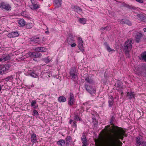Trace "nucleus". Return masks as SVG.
<instances>
[{
  "label": "nucleus",
  "mask_w": 146,
  "mask_h": 146,
  "mask_svg": "<svg viewBox=\"0 0 146 146\" xmlns=\"http://www.w3.org/2000/svg\"><path fill=\"white\" fill-rule=\"evenodd\" d=\"M107 128L110 129V133H108L104 141V144L108 146H121L117 145V143L120 142L119 139H123L125 135V131L121 127L113 126L112 129H110L108 126Z\"/></svg>",
  "instance_id": "1"
},
{
  "label": "nucleus",
  "mask_w": 146,
  "mask_h": 146,
  "mask_svg": "<svg viewBox=\"0 0 146 146\" xmlns=\"http://www.w3.org/2000/svg\"><path fill=\"white\" fill-rule=\"evenodd\" d=\"M85 80L87 82V84L85 85V88L86 90L91 94H92L95 93L96 90L92 86H91V85H89L88 84H90L93 82V81L92 79H90L89 77L88 76L85 79Z\"/></svg>",
  "instance_id": "2"
},
{
  "label": "nucleus",
  "mask_w": 146,
  "mask_h": 146,
  "mask_svg": "<svg viewBox=\"0 0 146 146\" xmlns=\"http://www.w3.org/2000/svg\"><path fill=\"white\" fill-rule=\"evenodd\" d=\"M133 43L131 39L127 40L125 42L123 48V50L126 54L128 55L129 52L132 48V44Z\"/></svg>",
  "instance_id": "3"
},
{
  "label": "nucleus",
  "mask_w": 146,
  "mask_h": 146,
  "mask_svg": "<svg viewBox=\"0 0 146 146\" xmlns=\"http://www.w3.org/2000/svg\"><path fill=\"white\" fill-rule=\"evenodd\" d=\"M135 72L139 75H141L146 77V66H142L138 69H135Z\"/></svg>",
  "instance_id": "4"
},
{
  "label": "nucleus",
  "mask_w": 146,
  "mask_h": 146,
  "mask_svg": "<svg viewBox=\"0 0 146 146\" xmlns=\"http://www.w3.org/2000/svg\"><path fill=\"white\" fill-rule=\"evenodd\" d=\"M0 8L2 9H5L8 11H10L11 9V7L10 5L4 2L0 3Z\"/></svg>",
  "instance_id": "5"
},
{
  "label": "nucleus",
  "mask_w": 146,
  "mask_h": 146,
  "mask_svg": "<svg viewBox=\"0 0 146 146\" xmlns=\"http://www.w3.org/2000/svg\"><path fill=\"white\" fill-rule=\"evenodd\" d=\"M78 47L82 52L84 51L83 47V41L82 38L81 37H79L78 38Z\"/></svg>",
  "instance_id": "6"
},
{
  "label": "nucleus",
  "mask_w": 146,
  "mask_h": 146,
  "mask_svg": "<svg viewBox=\"0 0 146 146\" xmlns=\"http://www.w3.org/2000/svg\"><path fill=\"white\" fill-rule=\"evenodd\" d=\"M69 96L68 98V104L70 106L73 105L74 102V95L73 94L70 93L69 94Z\"/></svg>",
  "instance_id": "7"
},
{
  "label": "nucleus",
  "mask_w": 146,
  "mask_h": 146,
  "mask_svg": "<svg viewBox=\"0 0 146 146\" xmlns=\"http://www.w3.org/2000/svg\"><path fill=\"white\" fill-rule=\"evenodd\" d=\"M70 77L72 79H74L77 77V72L75 68L71 69L70 72Z\"/></svg>",
  "instance_id": "8"
},
{
  "label": "nucleus",
  "mask_w": 146,
  "mask_h": 146,
  "mask_svg": "<svg viewBox=\"0 0 146 146\" xmlns=\"http://www.w3.org/2000/svg\"><path fill=\"white\" fill-rule=\"evenodd\" d=\"M66 41L69 44H71L74 42V38L72 35L71 34L68 35Z\"/></svg>",
  "instance_id": "9"
},
{
  "label": "nucleus",
  "mask_w": 146,
  "mask_h": 146,
  "mask_svg": "<svg viewBox=\"0 0 146 146\" xmlns=\"http://www.w3.org/2000/svg\"><path fill=\"white\" fill-rule=\"evenodd\" d=\"M31 3L32 4L30 5V8L31 9L35 10L40 7V5L38 4L36 1H35Z\"/></svg>",
  "instance_id": "10"
},
{
  "label": "nucleus",
  "mask_w": 146,
  "mask_h": 146,
  "mask_svg": "<svg viewBox=\"0 0 146 146\" xmlns=\"http://www.w3.org/2000/svg\"><path fill=\"white\" fill-rule=\"evenodd\" d=\"M10 58V57L8 54H5L3 55L0 58L1 61L4 62L9 60Z\"/></svg>",
  "instance_id": "11"
},
{
  "label": "nucleus",
  "mask_w": 146,
  "mask_h": 146,
  "mask_svg": "<svg viewBox=\"0 0 146 146\" xmlns=\"http://www.w3.org/2000/svg\"><path fill=\"white\" fill-rule=\"evenodd\" d=\"M19 36V34L17 31L11 32L7 35V36L10 38L15 37Z\"/></svg>",
  "instance_id": "12"
},
{
  "label": "nucleus",
  "mask_w": 146,
  "mask_h": 146,
  "mask_svg": "<svg viewBox=\"0 0 146 146\" xmlns=\"http://www.w3.org/2000/svg\"><path fill=\"white\" fill-rule=\"evenodd\" d=\"M142 36V35L139 32H137L136 33L135 38V40L137 42H139L140 40V39Z\"/></svg>",
  "instance_id": "13"
},
{
  "label": "nucleus",
  "mask_w": 146,
  "mask_h": 146,
  "mask_svg": "<svg viewBox=\"0 0 146 146\" xmlns=\"http://www.w3.org/2000/svg\"><path fill=\"white\" fill-rule=\"evenodd\" d=\"M136 145L137 146H140L141 143L143 141L142 137L139 136L136 138Z\"/></svg>",
  "instance_id": "14"
},
{
  "label": "nucleus",
  "mask_w": 146,
  "mask_h": 146,
  "mask_svg": "<svg viewBox=\"0 0 146 146\" xmlns=\"http://www.w3.org/2000/svg\"><path fill=\"white\" fill-rule=\"evenodd\" d=\"M34 50L36 52H45L47 50V49L43 47H39L35 48Z\"/></svg>",
  "instance_id": "15"
},
{
  "label": "nucleus",
  "mask_w": 146,
  "mask_h": 146,
  "mask_svg": "<svg viewBox=\"0 0 146 146\" xmlns=\"http://www.w3.org/2000/svg\"><path fill=\"white\" fill-rule=\"evenodd\" d=\"M62 0H54V3L57 7H60L61 5Z\"/></svg>",
  "instance_id": "16"
},
{
  "label": "nucleus",
  "mask_w": 146,
  "mask_h": 146,
  "mask_svg": "<svg viewBox=\"0 0 146 146\" xmlns=\"http://www.w3.org/2000/svg\"><path fill=\"white\" fill-rule=\"evenodd\" d=\"M139 59L141 60L146 62V51L144 52L141 54Z\"/></svg>",
  "instance_id": "17"
},
{
  "label": "nucleus",
  "mask_w": 146,
  "mask_h": 146,
  "mask_svg": "<svg viewBox=\"0 0 146 146\" xmlns=\"http://www.w3.org/2000/svg\"><path fill=\"white\" fill-rule=\"evenodd\" d=\"M31 141L34 143L36 142L37 139H36V135L33 133L31 135Z\"/></svg>",
  "instance_id": "18"
},
{
  "label": "nucleus",
  "mask_w": 146,
  "mask_h": 146,
  "mask_svg": "<svg viewBox=\"0 0 146 146\" xmlns=\"http://www.w3.org/2000/svg\"><path fill=\"white\" fill-rule=\"evenodd\" d=\"M113 97L112 96L110 97L108 100L109 106V107H112L113 104Z\"/></svg>",
  "instance_id": "19"
},
{
  "label": "nucleus",
  "mask_w": 146,
  "mask_h": 146,
  "mask_svg": "<svg viewBox=\"0 0 146 146\" xmlns=\"http://www.w3.org/2000/svg\"><path fill=\"white\" fill-rule=\"evenodd\" d=\"M35 37H32L31 38V41L34 43H38L40 42V39L38 36H36V40H35Z\"/></svg>",
  "instance_id": "20"
},
{
  "label": "nucleus",
  "mask_w": 146,
  "mask_h": 146,
  "mask_svg": "<svg viewBox=\"0 0 146 146\" xmlns=\"http://www.w3.org/2000/svg\"><path fill=\"white\" fill-rule=\"evenodd\" d=\"M36 102L35 101L33 100L31 102V106L32 107H33L35 109H38V106L37 105H36Z\"/></svg>",
  "instance_id": "21"
},
{
  "label": "nucleus",
  "mask_w": 146,
  "mask_h": 146,
  "mask_svg": "<svg viewBox=\"0 0 146 146\" xmlns=\"http://www.w3.org/2000/svg\"><path fill=\"white\" fill-rule=\"evenodd\" d=\"M104 45L106 46L107 50L109 52L111 51H114L115 50L111 48L109 46V45L108 44L107 42H105L104 43Z\"/></svg>",
  "instance_id": "22"
},
{
  "label": "nucleus",
  "mask_w": 146,
  "mask_h": 146,
  "mask_svg": "<svg viewBox=\"0 0 146 146\" xmlns=\"http://www.w3.org/2000/svg\"><path fill=\"white\" fill-rule=\"evenodd\" d=\"M58 101L60 102H64L66 101V98L63 96H61L59 98Z\"/></svg>",
  "instance_id": "23"
},
{
  "label": "nucleus",
  "mask_w": 146,
  "mask_h": 146,
  "mask_svg": "<svg viewBox=\"0 0 146 146\" xmlns=\"http://www.w3.org/2000/svg\"><path fill=\"white\" fill-rule=\"evenodd\" d=\"M65 141L64 140L61 139L57 142V144L61 146H64L65 145Z\"/></svg>",
  "instance_id": "24"
},
{
  "label": "nucleus",
  "mask_w": 146,
  "mask_h": 146,
  "mask_svg": "<svg viewBox=\"0 0 146 146\" xmlns=\"http://www.w3.org/2000/svg\"><path fill=\"white\" fill-rule=\"evenodd\" d=\"M120 23L123 24H126L128 25H131V23L128 20H125L124 21H123V20H122L121 21Z\"/></svg>",
  "instance_id": "25"
},
{
  "label": "nucleus",
  "mask_w": 146,
  "mask_h": 146,
  "mask_svg": "<svg viewBox=\"0 0 146 146\" xmlns=\"http://www.w3.org/2000/svg\"><path fill=\"white\" fill-rule=\"evenodd\" d=\"M127 96L129 97V98L130 99L134 98V94L133 92H128L127 93Z\"/></svg>",
  "instance_id": "26"
},
{
  "label": "nucleus",
  "mask_w": 146,
  "mask_h": 146,
  "mask_svg": "<svg viewBox=\"0 0 146 146\" xmlns=\"http://www.w3.org/2000/svg\"><path fill=\"white\" fill-rule=\"evenodd\" d=\"M19 24L22 26H23L25 24V22L23 19H20L19 22Z\"/></svg>",
  "instance_id": "27"
},
{
  "label": "nucleus",
  "mask_w": 146,
  "mask_h": 146,
  "mask_svg": "<svg viewBox=\"0 0 146 146\" xmlns=\"http://www.w3.org/2000/svg\"><path fill=\"white\" fill-rule=\"evenodd\" d=\"M82 141L83 144H85L87 142L86 137L85 135H83L82 138Z\"/></svg>",
  "instance_id": "28"
},
{
  "label": "nucleus",
  "mask_w": 146,
  "mask_h": 146,
  "mask_svg": "<svg viewBox=\"0 0 146 146\" xmlns=\"http://www.w3.org/2000/svg\"><path fill=\"white\" fill-rule=\"evenodd\" d=\"M0 86L1 87V89H2V90H4L7 88V84L4 83V84L1 85Z\"/></svg>",
  "instance_id": "29"
},
{
  "label": "nucleus",
  "mask_w": 146,
  "mask_h": 146,
  "mask_svg": "<svg viewBox=\"0 0 146 146\" xmlns=\"http://www.w3.org/2000/svg\"><path fill=\"white\" fill-rule=\"evenodd\" d=\"M110 29V28L109 27L106 26L101 28L100 30H101V31L102 32H105L104 30H108Z\"/></svg>",
  "instance_id": "30"
},
{
  "label": "nucleus",
  "mask_w": 146,
  "mask_h": 146,
  "mask_svg": "<svg viewBox=\"0 0 146 146\" xmlns=\"http://www.w3.org/2000/svg\"><path fill=\"white\" fill-rule=\"evenodd\" d=\"M79 22L81 23L85 24L86 22V20L84 18H79Z\"/></svg>",
  "instance_id": "31"
},
{
  "label": "nucleus",
  "mask_w": 146,
  "mask_h": 146,
  "mask_svg": "<svg viewBox=\"0 0 146 146\" xmlns=\"http://www.w3.org/2000/svg\"><path fill=\"white\" fill-rule=\"evenodd\" d=\"M74 11H76L78 13H81L82 11V9L78 7H76Z\"/></svg>",
  "instance_id": "32"
},
{
  "label": "nucleus",
  "mask_w": 146,
  "mask_h": 146,
  "mask_svg": "<svg viewBox=\"0 0 146 146\" xmlns=\"http://www.w3.org/2000/svg\"><path fill=\"white\" fill-rule=\"evenodd\" d=\"M30 75L32 77L34 78H36L38 76L37 74L34 72L30 73Z\"/></svg>",
  "instance_id": "33"
},
{
  "label": "nucleus",
  "mask_w": 146,
  "mask_h": 146,
  "mask_svg": "<svg viewBox=\"0 0 146 146\" xmlns=\"http://www.w3.org/2000/svg\"><path fill=\"white\" fill-rule=\"evenodd\" d=\"M13 79V77L12 76H9L5 79V80L6 81H10Z\"/></svg>",
  "instance_id": "34"
},
{
  "label": "nucleus",
  "mask_w": 146,
  "mask_h": 146,
  "mask_svg": "<svg viewBox=\"0 0 146 146\" xmlns=\"http://www.w3.org/2000/svg\"><path fill=\"white\" fill-rule=\"evenodd\" d=\"M35 58H40L41 56V54L40 52H35Z\"/></svg>",
  "instance_id": "35"
},
{
  "label": "nucleus",
  "mask_w": 146,
  "mask_h": 146,
  "mask_svg": "<svg viewBox=\"0 0 146 146\" xmlns=\"http://www.w3.org/2000/svg\"><path fill=\"white\" fill-rule=\"evenodd\" d=\"M7 70L5 69V67L3 66H1V71L2 72V74L5 72L7 71Z\"/></svg>",
  "instance_id": "36"
},
{
  "label": "nucleus",
  "mask_w": 146,
  "mask_h": 146,
  "mask_svg": "<svg viewBox=\"0 0 146 146\" xmlns=\"http://www.w3.org/2000/svg\"><path fill=\"white\" fill-rule=\"evenodd\" d=\"M44 62L48 63L50 62V60L49 59L48 57L45 58L43 59Z\"/></svg>",
  "instance_id": "37"
},
{
  "label": "nucleus",
  "mask_w": 146,
  "mask_h": 146,
  "mask_svg": "<svg viewBox=\"0 0 146 146\" xmlns=\"http://www.w3.org/2000/svg\"><path fill=\"white\" fill-rule=\"evenodd\" d=\"M5 68V69L7 71L10 68L11 66L9 64H6L4 65Z\"/></svg>",
  "instance_id": "38"
},
{
  "label": "nucleus",
  "mask_w": 146,
  "mask_h": 146,
  "mask_svg": "<svg viewBox=\"0 0 146 146\" xmlns=\"http://www.w3.org/2000/svg\"><path fill=\"white\" fill-rule=\"evenodd\" d=\"M33 115L34 116H37L38 115V113L37 111L35 110H33Z\"/></svg>",
  "instance_id": "39"
},
{
  "label": "nucleus",
  "mask_w": 146,
  "mask_h": 146,
  "mask_svg": "<svg viewBox=\"0 0 146 146\" xmlns=\"http://www.w3.org/2000/svg\"><path fill=\"white\" fill-rule=\"evenodd\" d=\"M74 119L75 120H80V117L78 115H76L75 116Z\"/></svg>",
  "instance_id": "40"
},
{
  "label": "nucleus",
  "mask_w": 146,
  "mask_h": 146,
  "mask_svg": "<svg viewBox=\"0 0 146 146\" xmlns=\"http://www.w3.org/2000/svg\"><path fill=\"white\" fill-rule=\"evenodd\" d=\"M72 126L73 127H75V129H76L77 128V125L76 124V122L75 121H74L73 122V125H72Z\"/></svg>",
  "instance_id": "41"
},
{
  "label": "nucleus",
  "mask_w": 146,
  "mask_h": 146,
  "mask_svg": "<svg viewBox=\"0 0 146 146\" xmlns=\"http://www.w3.org/2000/svg\"><path fill=\"white\" fill-rule=\"evenodd\" d=\"M140 145L141 146H146V142L143 141Z\"/></svg>",
  "instance_id": "42"
},
{
  "label": "nucleus",
  "mask_w": 146,
  "mask_h": 146,
  "mask_svg": "<svg viewBox=\"0 0 146 146\" xmlns=\"http://www.w3.org/2000/svg\"><path fill=\"white\" fill-rule=\"evenodd\" d=\"M70 45H71L72 47H74L76 45V44L74 42Z\"/></svg>",
  "instance_id": "43"
},
{
  "label": "nucleus",
  "mask_w": 146,
  "mask_h": 146,
  "mask_svg": "<svg viewBox=\"0 0 146 146\" xmlns=\"http://www.w3.org/2000/svg\"><path fill=\"white\" fill-rule=\"evenodd\" d=\"M71 137L70 136H68L66 138V140L67 141H70L71 140Z\"/></svg>",
  "instance_id": "44"
},
{
  "label": "nucleus",
  "mask_w": 146,
  "mask_h": 146,
  "mask_svg": "<svg viewBox=\"0 0 146 146\" xmlns=\"http://www.w3.org/2000/svg\"><path fill=\"white\" fill-rule=\"evenodd\" d=\"M33 52H29L27 53V54L29 56L31 57Z\"/></svg>",
  "instance_id": "45"
},
{
  "label": "nucleus",
  "mask_w": 146,
  "mask_h": 146,
  "mask_svg": "<svg viewBox=\"0 0 146 146\" xmlns=\"http://www.w3.org/2000/svg\"><path fill=\"white\" fill-rule=\"evenodd\" d=\"M26 27L27 29H30L32 27L31 25L30 26L29 24H27L26 25Z\"/></svg>",
  "instance_id": "46"
},
{
  "label": "nucleus",
  "mask_w": 146,
  "mask_h": 146,
  "mask_svg": "<svg viewBox=\"0 0 146 146\" xmlns=\"http://www.w3.org/2000/svg\"><path fill=\"white\" fill-rule=\"evenodd\" d=\"M136 1H137L139 3H143V1L142 0H135Z\"/></svg>",
  "instance_id": "47"
},
{
  "label": "nucleus",
  "mask_w": 146,
  "mask_h": 146,
  "mask_svg": "<svg viewBox=\"0 0 146 146\" xmlns=\"http://www.w3.org/2000/svg\"><path fill=\"white\" fill-rule=\"evenodd\" d=\"M35 52H32L31 57L35 58Z\"/></svg>",
  "instance_id": "48"
},
{
  "label": "nucleus",
  "mask_w": 146,
  "mask_h": 146,
  "mask_svg": "<svg viewBox=\"0 0 146 146\" xmlns=\"http://www.w3.org/2000/svg\"><path fill=\"white\" fill-rule=\"evenodd\" d=\"M0 74H2L1 71V66H0Z\"/></svg>",
  "instance_id": "49"
},
{
  "label": "nucleus",
  "mask_w": 146,
  "mask_h": 146,
  "mask_svg": "<svg viewBox=\"0 0 146 146\" xmlns=\"http://www.w3.org/2000/svg\"><path fill=\"white\" fill-rule=\"evenodd\" d=\"M74 121H73V120H72V119H70L69 122V123L70 124H71L72 123V122H73H73Z\"/></svg>",
  "instance_id": "50"
},
{
  "label": "nucleus",
  "mask_w": 146,
  "mask_h": 146,
  "mask_svg": "<svg viewBox=\"0 0 146 146\" xmlns=\"http://www.w3.org/2000/svg\"><path fill=\"white\" fill-rule=\"evenodd\" d=\"M143 31L145 32H146V28H145L143 29Z\"/></svg>",
  "instance_id": "51"
},
{
  "label": "nucleus",
  "mask_w": 146,
  "mask_h": 146,
  "mask_svg": "<svg viewBox=\"0 0 146 146\" xmlns=\"http://www.w3.org/2000/svg\"><path fill=\"white\" fill-rule=\"evenodd\" d=\"M30 0L31 1V2H33L35 1L34 0Z\"/></svg>",
  "instance_id": "52"
},
{
  "label": "nucleus",
  "mask_w": 146,
  "mask_h": 146,
  "mask_svg": "<svg viewBox=\"0 0 146 146\" xmlns=\"http://www.w3.org/2000/svg\"><path fill=\"white\" fill-rule=\"evenodd\" d=\"M82 146H86L85 144H83Z\"/></svg>",
  "instance_id": "53"
},
{
  "label": "nucleus",
  "mask_w": 146,
  "mask_h": 146,
  "mask_svg": "<svg viewBox=\"0 0 146 146\" xmlns=\"http://www.w3.org/2000/svg\"><path fill=\"white\" fill-rule=\"evenodd\" d=\"M36 36H35L34 37H35V40H36Z\"/></svg>",
  "instance_id": "54"
},
{
  "label": "nucleus",
  "mask_w": 146,
  "mask_h": 146,
  "mask_svg": "<svg viewBox=\"0 0 146 146\" xmlns=\"http://www.w3.org/2000/svg\"><path fill=\"white\" fill-rule=\"evenodd\" d=\"M46 32V33H47V31H46V32Z\"/></svg>",
  "instance_id": "55"
}]
</instances>
